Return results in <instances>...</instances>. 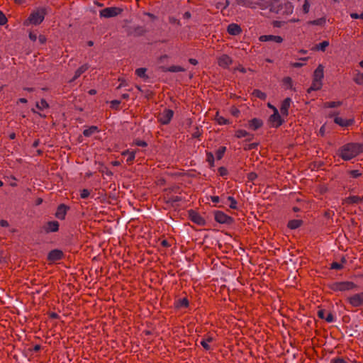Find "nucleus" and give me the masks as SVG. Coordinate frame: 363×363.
Returning a JSON list of instances; mask_svg holds the SVG:
<instances>
[{"label": "nucleus", "instance_id": "obj_1", "mask_svg": "<svg viewBox=\"0 0 363 363\" xmlns=\"http://www.w3.org/2000/svg\"><path fill=\"white\" fill-rule=\"evenodd\" d=\"M362 151V146L359 144L349 143L339 150V154L344 160H350Z\"/></svg>", "mask_w": 363, "mask_h": 363}, {"label": "nucleus", "instance_id": "obj_2", "mask_svg": "<svg viewBox=\"0 0 363 363\" xmlns=\"http://www.w3.org/2000/svg\"><path fill=\"white\" fill-rule=\"evenodd\" d=\"M45 8H38L36 10L33 11L28 19H26L24 22V25L28 26L30 24L32 25H39L41 23L45 16Z\"/></svg>", "mask_w": 363, "mask_h": 363}, {"label": "nucleus", "instance_id": "obj_3", "mask_svg": "<svg viewBox=\"0 0 363 363\" xmlns=\"http://www.w3.org/2000/svg\"><path fill=\"white\" fill-rule=\"evenodd\" d=\"M271 11L281 15H290L294 11V6L291 3L284 0L283 2L277 6L276 4H272Z\"/></svg>", "mask_w": 363, "mask_h": 363}, {"label": "nucleus", "instance_id": "obj_4", "mask_svg": "<svg viewBox=\"0 0 363 363\" xmlns=\"http://www.w3.org/2000/svg\"><path fill=\"white\" fill-rule=\"evenodd\" d=\"M356 285L352 281L334 282L330 288L334 291H346L354 289Z\"/></svg>", "mask_w": 363, "mask_h": 363}, {"label": "nucleus", "instance_id": "obj_5", "mask_svg": "<svg viewBox=\"0 0 363 363\" xmlns=\"http://www.w3.org/2000/svg\"><path fill=\"white\" fill-rule=\"evenodd\" d=\"M122 9L118 7H108L100 11V16L104 18H111L118 16L122 12Z\"/></svg>", "mask_w": 363, "mask_h": 363}, {"label": "nucleus", "instance_id": "obj_6", "mask_svg": "<svg viewBox=\"0 0 363 363\" xmlns=\"http://www.w3.org/2000/svg\"><path fill=\"white\" fill-rule=\"evenodd\" d=\"M174 115L173 111L170 109H164L158 116V121L164 125L168 124Z\"/></svg>", "mask_w": 363, "mask_h": 363}, {"label": "nucleus", "instance_id": "obj_7", "mask_svg": "<svg viewBox=\"0 0 363 363\" xmlns=\"http://www.w3.org/2000/svg\"><path fill=\"white\" fill-rule=\"evenodd\" d=\"M274 113L269 117V123L272 127H279L282 124V119L276 107H273Z\"/></svg>", "mask_w": 363, "mask_h": 363}, {"label": "nucleus", "instance_id": "obj_8", "mask_svg": "<svg viewBox=\"0 0 363 363\" xmlns=\"http://www.w3.org/2000/svg\"><path fill=\"white\" fill-rule=\"evenodd\" d=\"M349 303L354 307L363 304V292L354 294L348 298Z\"/></svg>", "mask_w": 363, "mask_h": 363}, {"label": "nucleus", "instance_id": "obj_9", "mask_svg": "<svg viewBox=\"0 0 363 363\" xmlns=\"http://www.w3.org/2000/svg\"><path fill=\"white\" fill-rule=\"evenodd\" d=\"M261 42L273 41L277 43H281L283 42V38L279 35H263L259 38Z\"/></svg>", "mask_w": 363, "mask_h": 363}, {"label": "nucleus", "instance_id": "obj_10", "mask_svg": "<svg viewBox=\"0 0 363 363\" xmlns=\"http://www.w3.org/2000/svg\"><path fill=\"white\" fill-rule=\"evenodd\" d=\"M232 59L227 55L223 54L218 58V64L223 68H227L232 63Z\"/></svg>", "mask_w": 363, "mask_h": 363}, {"label": "nucleus", "instance_id": "obj_11", "mask_svg": "<svg viewBox=\"0 0 363 363\" xmlns=\"http://www.w3.org/2000/svg\"><path fill=\"white\" fill-rule=\"evenodd\" d=\"M62 252L59 250H53L50 251L48 255V259L50 262L60 260L62 257Z\"/></svg>", "mask_w": 363, "mask_h": 363}, {"label": "nucleus", "instance_id": "obj_12", "mask_svg": "<svg viewBox=\"0 0 363 363\" xmlns=\"http://www.w3.org/2000/svg\"><path fill=\"white\" fill-rule=\"evenodd\" d=\"M227 31L232 35H238L241 33L242 29L239 25L236 23H230L228 26Z\"/></svg>", "mask_w": 363, "mask_h": 363}, {"label": "nucleus", "instance_id": "obj_13", "mask_svg": "<svg viewBox=\"0 0 363 363\" xmlns=\"http://www.w3.org/2000/svg\"><path fill=\"white\" fill-rule=\"evenodd\" d=\"M324 77V67L322 65H319L313 72V79L323 82Z\"/></svg>", "mask_w": 363, "mask_h": 363}, {"label": "nucleus", "instance_id": "obj_14", "mask_svg": "<svg viewBox=\"0 0 363 363\" xmlns=\"http://www.w3.org/2000/svg\"><path fill=\"white\" fill-rule=\"evenodd\" d=\"M334 121L337 125L342 126V127H347L349 125H351L354 120L353 119H344L341 117L336 116L334 119Z\"/></svg>", "mask_w": 363, "mask_h": 363}, {"label": "nucleus", "instance_id": "obj_15", "mask_svg": "<svg viewBox=\"0 0 363 363\" xmlns=\"http://www.w3.org/2000/svg\"><path fill=\"white\" fill-rule=\"evenodd\" d=\"M67 211V207L64 204H61L58 206L55 213V216L59 219H64Z\"/></svg>", "mask_w": 363, "mask_h": 363}, {"label": "nucleus", "instance_id": "obj_16", "mask_svg": "<svg viewBox=\"0 0 363 363\" xmlns=\"http://www.w3.org/2000/svg\"><path fill=\"white\" fill-rule=\"evenodd\" d=\"M291 103V99L290 98H286L281 104L280 111L282 115L287 116L288 111L290 107Z\"/></svg>", "mask_w": 363, "mask_h": 363}, {"label": "nucleus", "instance_id": "obj_17", "mask_svg": "<svg viewBox=\"0 0 363 363\" xmlns=\"http://www.w3.org/2000/svg\"><path fill=\"white\" fill-rule=\"evenodd\" d=\"M59 229V223L57 221H50L45 226L46 232H56Z\"/></svg>", "mask_w": 363, "mask_h": 363}, {"label": "nucleus", "instance_id": "obj_18", "mask_svg": "<svg viewBox=\"0 0 363 363\" xmlns=\"http://www.w3.org/2000/svg\"><path fill=\"white\" fill-rule=\"evenodd\" d=\"M216 220L220 223H226L230 220V217L222 212H218L216 214Z\"/></svg>", "mask_w": 363, "mask_h": 363}, {"label": "nucleus", "instance_id": "obj_19", "mask_svg": "<svg viewBox=\"0 0 363 363\" xmlns=\"http://www.w3.org/2000/svg\"><path fill=\"white\" fill-rule=\"evenodd\" d=\"M322 86H323V82L317 80V79L316 80L313 79L312 84H311V87L308 88V93H310L313 91L320 90L321 89Z\"/></svg>", "mask_w": 363, "mask_h": 363}, {"label": "nucleus", "instance_id": "obj_20", "mask_svg": "<svg viewBox=\"0 0 363 363\" xmlns=\"http://www.w3.org/2000/svg\"><path fill=\"white\" fill-rule=\"evenodd\" d=\"M122 155L124 157H127L126 162L130 164L134 160L135 153L134 151H130L129 150H127L122 152Z\"/></svg>", "mask_w": 363, "mask_h": 363}, {"label": "nucleus", "instance_id": "obj_21", "mask_svg": "<svg viewBox=\"0 0 363 363\" xmlns=\"http://www.w3.org/2000/svg\"><path fill=\"white\" fill-rule=\"evenodd\" d=\"M190 216H191V220L193 222H194L195 223H197L201 225H202L205 223L204 219L201 216L197 214L196 213L193 212L190 214Z\"/></svg>", "mask_w": 363, "mask_h": 363}, {"label": "nucleus", "instance_id": "obj_22", "mask_svg": "<svg viewBox=\"0 0 363 363\" xmlns=\"http://www.w3.org/2000/svg\"><path fill=\"white\" fill-rule=\"evenodd\" d=\"M213 341V337L211 336H208L206 338L202 339L201 341V345L203 346V347L206 350H210L211 349V347L210 345V343Z\"/></svg>", "mask_w": 363, "mask_h": 363}, {"label": "nucleus", "instance_id": "obj_23", "mask_svg": "<svg viewBox=\"0 0 363 363\" xmlns=\"http://www.w3.org/2000/svg\"><path fill=\"white\" fill-rule=\"evenodd\" d=\"M98 132H99L98 127L95 126V125H92V126H90L89 128L85 129L83 132V134L86 137H90L92 135H94Z\"/></svg>", "mask_w": 363, "mask_h": 363}, {"label": "nucleus", "instance_id": "obj_24", "mask_svg": "<svg viewBox=\"0 0 363 363\" xmlns=\"http://www.w3.org/2000/svg\"><path fill=\"white\" fill-rule=\"evenodd\" d=\"M262 125V121L257 118H253L249 122V126L253 130H257L260 128Z\"/></svg>", "mask_w": 363, "mask_h": 363}, {"label": "nucleus", "instance_id": "obj_25", "mask_svg": "<svg viewBox=\"0 0 363 363\" xmlns=\"http://www.w3.org/2000/svg\"><path fill=\"white\" fill-rule=\"evenodd\" d=\"M235 137H237L238 138H244V137H247V140H251L252 139V135L248 133L247 132L246 130H238L235 132Z\"/></svg>", "mask_w": 363, "mask_h": 363}, {"label": "nucleus", "instance_id": "obj_26", "mask_svg": "<svg viewBox=\"0 0 363 363\" xmlns=\"http://www.w3.org/2000/svg\"><path fill=\"white\" fill-rule=\"evenodd\" d=\"M301 223H302L301 220H299V219L291 220L289 222L288 227L290 229H293V230L296 229L301 226Z\"/></svg>", "mask_w": 363, "mask_h": 363}, {"label": "nucleus", "instance_id": "obj_27", "mask_svg": "<svg viewBox=\"0 0 363 363\" xmlns=\"http://www.w3.org/2000/svg\"><path fill=\"white\" fill-rule=\"evenodd\" d=\"M89 66L87 65H83L80 67H79L75 72L73 80L77 79L82 74L87 70Z\"/></svg>", "mask_w": 363, "mask_h": 363}, {"label": "nucleus", "instance_id": "obj_28", "mask_svg": "<svg viewBox=\"0 0 363 363\" xmlns=\"http://www.w3.org/2000/svg\"><path fill=\"white\" fill-rule=\"evenodd\" d=\"M347 201L349 203H356L359 202L363 201V197H359L357 196H350L347 199Z\"/></svg>", "mask_w": 363, "mask_h": 363}, {"label": "nucleus", "instance_id": "obj_29", "mask_svg": "<svg viewBox=\"0 0 363 363\" xmlns=\"http://www.w3.org/2000/svg\"><path fill=\"white\" fill-rule=\"evenodd\" d=\"M215 120L219 125H225L229 123L228 120L225 119L222 116H220L218 113H216Z\"/></svg>", "mask_w": 363, "mask_h": 363}, {"label": "nucleus", "instance_id": "obj_30", "mask_svg": "<svg viewBox=\"0 0 363 363\" xmlns=\"http://www.w3.org/2000/svg\"><path fill=\"white\" fill-rule=\"evenodd\" d=\"M252 94L254 96L263 100H264L267 98V94L258 89L254 90Z\"/></svg>", "mask_w": 363, "mask_h": 363}, {"label": "nucleus", "instance_id": "obj_31", "mask_svg": "<svg viewBox=\"0 0 363 363\" xmlns=\"http://www.w3.org/2000/svg\"><path fill=\"white\" fill-rule=\"evenodd\" d=\"M329 45V42L327 40H324L322 43L316 45L315 49L318 50L324 51L325 48Z\"/></svg>", "mask_w": 363, "mask_h": 363}, {"label": "nucleus", "instance_id": "obj_32", "mask_svg": "<svg viewBox=\"0 0 363 363\" xmlns=\"http://www.w3.org/2000/svg\"><path fill=\"white\" fill-rule=\"evenodd\" d=\"M36 107L40 110H44L48 108V104L44 99H42L40 102L36 104Z\"/></svg>", "mask_w": 363, "mask_h": 363}, {"label": "nucleus", "instance_id": "obj_33", "mask_svg": "<svg viewBox=\"0 0 363 363\" xmlns=\"http://www.w3.org/2000/svg\"><path fill=\"white\" fill-rule=\"evenodd\" d=\"M354 82L359 85L363 84V74L357 72L354 79Z\"/></svg>", "mask_w": 363, "mask_h": 363}, {"label": "nucleus", "instance_id": "obj_34", "mask_svg": "<svg viewBox=\"0 0 363 363\" xmlns=\"http://www.w3.org/2000/svg\"><path fill=\"white\" fill-rule=\"evenodd\" d=\"M340 104H341L340 101H330V102H326L324 104V106L327 107V108H335V107L340 106Z\"/></svg>", "mask_w": 363, "mask_h": 363}, {"label": "nucleus", "instance_id": "obj_35", "mask_svg": "<svg viewBox=\"0 0 363 363\" xmlns=\"http://www.w3.org/2000/svg\"><path fill=\"white\" fill-rule=\"evenodd\" d=\"M189 304L188 300L185 298L180 299L178 301L177 306V307H187Z\"/></svg>", "mask_w": 363, "mask_h": 363}, {"label": "nucleus", "instance_id": "obj_36", "mask_svg": "<svg viewBox=\"0 0 363 363\" xmlns=\"http://www.w3.org/2000/svg\"><path fill=\"white\" fill-rule=\"evenodd\" d=\"M145 72H146L145 68H138L135 70V74L140 77H145Z\"/></svg>", "mask_w": 363, "mask_h": 363}, {"label": "nucleus", "instance_id": "obj_37", "mask_svg": "<svg viewBox=\"0 0 363 363\" xmlns=\"http://www.w3.org/2000/svg\"><path fill=\"white\" fill-rule=\"evenodd\" d=\"M184 69L180 66H171L168 68V71L172 72H182Z\"/></svg>", "mask_w": 363, "mask_h": 363}, {"label": "nucleus", "instance_id": "obj_38", "mask_svg": "<svg viewBox=\"0 0 363 363\" xmlns=\"http://www.w3.org/2000/svg\"><path fill=\"white\" fill-rule=\"evenodd\" d=\"M228 199L230 201L229 206L233 209H235L237 208V201L232 196H228Z\"/></svg>", "mask_w": 363, "mask_h": 363}, {"label": "nucleus", "instance_id": "obj_39", "mask_svg": "<svg viewBox=\"0 0 363 363\" xmlns=\"http://www.w3.org/2000/svg\"><path fill=\"white\" fill-rule=\"evenodd\" d=\"M225 151V147H221L216 152V155H217V158L218 160L221 159L222 157L223 156V154Z\"/></svg>", "mask_w": 363, "mask_h": 363}, {"label": "nucleus", "instance_id": "obj_40", "mask_svg": "<svg viewBox=\"0 0 363 363\" xmlns=\"http://www.w3.org/2000/svg\"><path fill=\"white\" fill-rule=\"evenodd\" d=\"M310 9V3L308 0H305L304 4L303 5V10L305 13H308Z\"/></svg>", "mask_w": 363, "mask_h": 363}, {"label": "nucleus", "instance_id": "obj_41", "mask_svg": "<svg viewBox=\"0 0 363 363\" xmlns=\"http://www.w3.org/2000/svg\"><path fill=\"white\" fill-rule=\"evenodd\" d=\"M7 22V18L5 16V14L0 11V25H4Z\"/></svg>", "mask_w": 363, "mask_h": 363}, {"label": "nucleus", "instance_id": "obj_42", "mask_svg": "<svg viewBox=\"0 0 363 363\" xmlns=\"http://www.w3.org/2000/svg\"><path fill=\"white\" fill-rule=\"evenodd\" d=\"M90 194V191L88 189H82L80 193V196L82 199H86Z\"/></svg>", "mask_w": 363, "mask_h": 363}, {"label": "nucleus", "instance_id": "obj_43", "mask_svg": "<svg viewBox=\"0 0 363 363\" xmlns=\"http://www.w3.org/2000/svg\"><path fill=\"white\" fill-rule=\"evenodd\" d=\"M325 22V18H319L317 20H314L313 21H311L310 23L312 25H323Z\"/></svg>", "mask_w": 363, "mask_h": 363}, {"label": "nucleus", "instance_id": "obj_44", "mask_svg": "<svg viewBox=\"0 0 363 363\" xmlns=\"http://www.w3.org/2000/svg\"><path fill=\"white\" fill-rule=\"evenodd\" d=\"M207 161L210 164L211 166L213 165L214 163V156L212 153L207 154Z\"/></svg>", "mask_w": 363, "mask_h": 363}, {"label": "nucleus", "instance_id": "obj_45", "mask_svg": "<svg viewBox=\"0 0 363 363\" xmlns=\"http://www.w3.org/2000/svg\"><path fill=\"white\" fill-rule=\"evenodd\" d=\"M238 3L243 6L252 7V4L249 1H245L244 0H238Z\"/></svg>", "mask_w": 363, "mask_h": 363}, {"label": "nucleus", "instance_id": "obj_46", "mask_svg": "<svg viewBox=\"0 0 363 363\" xmlns=\"http://www.w3.org/2000/svg\"><path fill=\"white\" fill-rule=\"evenodd\" d=\"M324 319H325L328 323H332L334 321V316L332 313H329L326 315Z\"/></svg>", "mask_w": 363, "mask_h": 363}, {"label": "nucleus", "instance_id": "obj_47", "mask_svg": "<svg viewBox=\"0 0 363 363\" xmlns=\"http://www.w3.org/2000/svg\"><path fill=\"white\" fill-rule=\"evenodd\" d=\"M342 268V265L337 262H333L331 264V269H340Z\"/></svg>", "mask_w": 363, "mask_h": 363}, {"label": "nucleus", "instance_id": "obj_48", "mask_svg": "<svg viewBox=\"0 0 363 363\" xmlns=\"http://www.w3.org/2000/svg\"><path fill=\"white\" fill-rule=\"evenodd\" d=\"M350 16H351L352 18H354V19H357V18L363 19V13H362L359 15L356 13H352L350 14Z\"/></svg>", "mask_w": 363, "mask_h": 363}, {"label": "nucleus", "instance_id": "obj_49", "mask_svg": "<svg viewBox=\"0 0 363 363\" xmlns=\"http://www.w3.org/2000/svg\"><path fill=\"white\" fill-rule=\"evenodd\" d=\"M350 174L352 177L357 178L361 175V173L358 170H352L350 172Z\"/></svg>", "mask_w": 363, "mask_h": 363}, {"label": "nucleus", "instance_id": "obj_50", "mask_svg": "<svg viewBox=\"0 0 363 363\" xmlns=\"http://www.w3.org/2000/svg\"><path fill=\"white\" fill-rule=\"evenodd\" d=\"M218 172H219L220 175L225 176L227 174L228 171L225 167H220L218 169Z\"/></svg>", "mask_w": 363, "mask_h": 363}, {"label": "nucleus", "instance_id": "obj_51", "mask_svg": "<svg viewBox=\"0 0 363 363\" xmlns=\"http://www.w3.org/2000/svg\"><path fill=\"white\" fill-rule=\"evenodd\" d=\"M283 25H284V22H283V21H274L273 22V26H274V27H277V28H280V27H281Z\"/></svg>", "mask_w": 363, "mask_h": 363}, {"label": "nucleus", "instance_id": "obj_52", "mask_svg": "<svg viewBox=\"0 0 363 363\" xmlns=\"http://www.w3.org/2000/svg\"><path fill=\"white\" fill-rule=\"evenodd\" d=\"M332 363H345V361L342 358H336L331 360Z\"/></svg>", "mask_w": 363, "mask_h": 363}, {"label": "nucleus", "instance_id": "obj_53", "mask_svg": "<svg viewBox=\"0 0 363 363\" xmlns=\"http://www.w3.org/2000/svg\"><path fill=\"white\" fill-rule=\"evenodd\" d=\"M38 39L40 44H44L46 41V38L44 35H39Z\"/></svg>", "mask_w": 363, "mask_h": 363}, {"label": "nucleus", "instance_id": "obj_54", "mask_svg": "<svg viewBox=\"0 0 363 363\" xmlns=\"http://www.w3.org/2000/svg\"><path fill=\"white\" fill-rule=\"evenodd\" d=\"M305 64L304 63H302V62H293L291 64V65L293 67H301L302 66H303Z\"/></svg>", "mask_w": 363, "mask_h": 363}, {"label": "nucleus", "instance_id": "obj_55", "mask_svg": "<svg viewBox=\"0 0 363 363\" xmlns=\"http://www.w3.org/2000/svg\"><path fill=\"white\" fill-rule=\"evenodd\" d=\"M29 38L33 41H35L38 39L37 35L33 33H30Z\"/></svg>", "mask_w": 363, "mask_h": 363}, {"label": "nucleus", "instance_id": "obj_56", "mask_svg": "<svg viewBox=\"0 0 363 363\" xmlns=\"http://www.w3.org/2000/svg\"><path fill=\"white\" fill-rule=\"evenodd\" d=\"M325 125H323L321 126V128H320V130H319V134L321 135V136H323L325 135Z\"/></svg>", "mask_w": 363, "mask_h": 363}, {"label": "nucleus", "instance_id": "obj_57", "mask_svg": "<svg viewBox=\"0 0 363 363\" xmlns=\"http://www.w3.org/2000/svg\"><path fill=\"white\" fill-rule=\"evenodd\" d=\"M318 314L319 318H323H323H325V311H323V310H320V311H318Z\"/></svg>", "mask_w": 363, "mask_h": 363}, {"label": "nucleus", "instance_id": "obj_58", "mask_svg": "<svg viewBox=\"0 0 363 363\" xmlns=\"http://www.w3.org/2000/svg\"><path fill=\"white\" fill-rule=\"evenodd\" d=\"M0 225L1 227H8L9 226V223L8 221L5 220H1L0 221Z\"/></svg>", "mask_w": 363, "mask_h": 363}, {"label": "nucleus", "instance_id": "obj_59", "mask_svg": "<svg viewBox=\"0 0 363 363\" xmlns=\"http://www.w3.org/2000/svg\"><path fill=\"white\" fill-rule=\"evenodd\" d=\"M257 175L255 173H253V172H251L249 174V176H248V178L250 179V180H253L256 178Z\"/></svg>", "mask_w": 363, "mask_h": 363}, {"label": "nucleus", "instance_id": "obj_60", "mask_svg": "<svg viewBox=\"0 0 363 363\" xmlns=\"http://www.w3.org/2000/svg\"><path fill=\"white\" fill-rule=\"evenodd\" d=\"M211 201L213 203H218L219 201V197L217 196H212L211 197Z\"/></svg>", "mask_w": 363, "mask_h": 363}, {"label": "nucleus", "instance_id": "obj_61", "mask_svg": "<svg viewBox=\"0 0 363 363\" xmlns=\"http://www.w3.org/2000/svg\"><path fill=\"white\" fill-rule=\"evenodd\" d=\"M136 144H137L138 146H141V147H145V146H146V145H147V144H146V143H145V142H144V141H138V142H137V143H136Z\"/></svg>", "mask_w": 363, "mask_h": 363}, {"label": "nucleus", "instance_id": "obj_62", "mask_svg": "<svg viewBox=\"0 0 363 363\" xmlns=\"http://www.w3.org/2000/svg\"><path fill=\"white\" fill-rule=\"evenodd\" d=\"M189 62L194 65H196L198 63L197 60L195 59H190Z\"/></svg>", "mask_w": 363, "mask_h": 363}, {"label": "nucleus", "instance_id": "obj_63", "mask_svg": "<svg viewBox=\"0 0 363 363\" xmlns=\"http://www.w3.org/2000/svg\"><path fill=\"white\" fill-rule=\"evenodd\" d=\"M237 69L238 71H240V72H243V73L246 72V69L242 67H239L237 68Z\"/></svg>", "mask_w": 363, "mask_h": 363}, {"label": "nucleus", "instance_id": "obj_64", "mask_svg": "<svg viewBox=\"0 0 363 363\" xmlns=\"http://www.w3.org/2000/svg\"><path fill=\"white\" fill-rule=\"evenodd\" d=\"M257 145V144L256 143H252L249 145L248 149H254L256 147Z\"/></svg>", "mask_w": 363, "mask_h": 363}]
</instances>
